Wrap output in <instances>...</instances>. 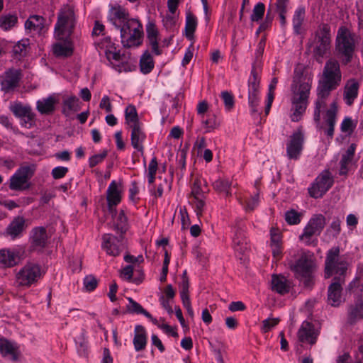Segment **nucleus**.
I'll list each match as a JSON object with an SVG mask.
<instances>
[{"label":"nucleus","instance_id":"1","mask_svg":"<svg viewBox=\"0 0 363 363\" xmlns=\"http://www.w3.org/2000/svg\"><path fill=\"white\" fill-rule=\"evenodd\" d=\"M342 81V72L340 62L335 58L326 61L317 87V100L314 110V120L319 123L320 111L326 105V99L330 92L340 86Z\"/></svg>","mask_w":363,"mask_h":363},{"label":"nucleus","instance_id":"2","mask_svg":"<svg viewBox=\"0 0 363 363\" xmlns=\"http://www.w3.org/2000/svg\"><path fill=\"white\" fill-rule=\"evenodd\" d=\"M312 82V78L304 75L301 69H296L294 70L293 82L291 86L292 106L290 116L294 122L299 121L306 110Z\"/></svg>","mask_w":363,"mask_h":363},{"label":"nucleus","instance_id":"3","mask_svg":"<svg viewBox=\"0 0 363 363\" xmlns=\"http://www.w3.org/2000/svg\"><path fill=\"white\" fill-rule=\"evenodd\" d=\"M311 48L315 60L322 63L324 57L331 49L330 28L328 24L319 26L311 43Z\"/></svg>","mask_w":363,"mask_h":363},{"label":"nucleus","instance_id":"4","mask_svg":"<svg viewBox=\"0 0 363 363\" xmlns=\"http://www.w3.org/2000/svg\"><path fill=\"white\" fill-rule=\"evenodd\" d=\"M76 18L72 6H64L58 13L57 21L55 26V37L58 40H64L72 33L75 26Z\"/></svg>","mask_w":363,"mask_h":363},{"label":"nucleus","instance_id":"5","mask_svg":"<svg viewBox=\"0 0 363 363\" xmlns=\"http://www.w3.org/2000/svg\"><path fill=\"white\" fill-rule=\"evenodd\" d=\"M120 30L121 43L124 47L138 46L141 43L143 35V26L135 18H129Z\"/></svg>","mask_w":363,"mask_h":363},{"label":"nucleus","instance_id":"6","mask_svg":"<svg viewBox=\"0 0 363 363\" xmlns=\"http://www.w3.org/2000/svg\"><path fill=\"white\" fill-rule=\"evenodd\" d=\"M354 48L355 42L351 32L344 27L340 28L336 38L335 50L337 55L342 57V63L346 65L351 61Z\"/></svg>","mask_w":363,"mask_h":363},{"label":"nucleus","instance_id":"7","mask_svg":"<svg viewBox=\"0 0 363 363\" xmlns=\"http://www.w3.org/2000/svg\"><path fill=\"white\" fill-rule=\"evenodd\" d=\"M338 247L330 249L326 255L325 262V277L329 278L335 275L334 278H340L345 275L347 269V262L339 256Z\"/></svg>","mask_w":363,"mask_h":363},{"label":"nucleus","instance_id":"8","mask_svg":"<svg viewBox=\"0 0 363 363\" xmlns=\"http://www.w3.org/2000/svg\"><path fill=\"white\" fill-rule=\"evenodd\" d=\"M41 267L35 262H28L16 272L15 284L17 287L28 288L42 277Z\"/></svg>","mask_w":363,"mask_h":363},{"label":"nucleus","instance_id":"9","mask_svg":"<svg viewBox=\"0 0 363 363\" xmlns=\"http://www.w3.org/2000/svg\"><path fill=\"white\" fill-rule=\"evenodd\" d=\"M35 170L34 164L22 166L10 178L9 188L14 191L25 190L29 187L28 181Z\"/></svg>","mask_w":363,"mask_h":363},{"label":"nucleus","instance_id":"10","mask_svg":"<svg viewBox=\"0 0 363 363\" xmlns=\"http://www.w3.org/2000/svg\"><path fill=\"white\" fill-rule=\"evenodd\" d=\"M325 223V218L322 214L313 215L304 228L303 233L299 236L300 240L308 245L311 244L313 237L321 233Z\"/></svg>","mask_w":363,"mask_h":363},{"label":"nucleus","instance_id":"11","mask_svg":"<svg viewBox=\"0 0 363 363\" xmlns=\"http://www.w3.org/2000/svg\"><path fill=\"white\" fill-rule=\"evenodd\" d=\"M102 44L106 48L107 58L109 60H113L116 61L113 66L116 70L119 72L130 71V65L128 63V56L125 54L121 55L119 51L116 50V48H113L114 44L111 43L110 37L105 38Z\"/></svg>","mask_w":363,"mask_h":363},{"label":"nucleus","instance_id":"12","mask_svg":"<svg viewBox=\"0 0 363 363\" xmlns=\"http://www.w3.org/2000/svg\"><path fill=\"white\" fill-rule=\"evenodd\" d=\"M354 292L356 294L354 302L347 310V323L350 325L363 319V287L357 286Z\"/></svg>","mask_w":363,"mask_h":363},{"label":"nucleus","instance_id":"13","mask_svg":"<svg viewBox=\"0 0 363 363\" xmlns=\"http://www.w3.org/2000/svg\"><path fill=\"white\" fill-rule=\"evenodd\" d=\"M102 249L109 256L117 257L125 249L123 237L119 238L112 234L106 233L102 235Z\"/></svg>","mask_w":363,"mask_h":363},{"label":"nucleus","instance_id":"14","mask_svg":"<svg viewBox=\"0 0 363 363\" xmlns=\"http://www.w3.org/2000/svg\"><path fill=\"white\" fill-rule=\"evenodd\" d=\"M10 111L13 115L23 120L22 125L27 128H31L35 122V113L29 105L23 104L18 101H14L9 106Z\"/></svg>","mask_w":363,"mask_h":363},{"label":"nucleus","instance_id":"15","mask_svg":"<svg viewBox=\"0 0 363 363\" xmlns=\"http://www.w3.org/2000/svg\"><path fill=\"white\" fill-rule=\"evenodd\" d=\"M303 133L301 128H298L290 136L286 144V155L289 159H298L303 150Z\"/></svg>","mask_w":363,"mask_h":363},{"label":"nucleus","instance_id":"16","mask_svg":"<svg viewBox=\"0 0 363 363\" xmlns=\"http://www.w3.org/2000/svg\"><path fill=\"white\" fill-rule=\"evenodd\" d=\"M259 79L257 77L255 69L251 72V76L249 79L248 89V102L251 108V112L255 113L258 111L257 106L259 105Z\"/></svg>","mask_w":363,"mask_h":363},{"label":"nucleus","instance_id":"17","mask_svg":"<svg viewBox=\"0 0 363 363\" xmlns=\"http://www.w3.org/2000/svg\"><path fill=\"white\" fill-rule=\"evenodd\" d=\"M22 260L21 252L15 248L0 249V267L11 268L18 265Z\"/></svg>","mask_w":363,"mask_h":363},{"label":"nucleus","instance_id":"18","mask_svg":"<svg viewBox=\"0 0 363 363\" xmlns=\"http://www.w3.org/2000/svg\"><path fill=\"white\" fill-rule=\"evenodd\" d=\"M319 335L318 330L308 321H303L298 330L297 337L299 342L311 345L315 344Z\"/></svg>","mask_w":363,"mask_h":363},{"label":"nucleus","instance_id":"19","mask_svg":"<svg viewBox=\"0 0 363 363\" xmlns=\"http://www.w3.org/2000/svg\"><path fill=\"white\" fill-rule=\"evenodd\" d=\"M21 76V71L19 69H9L4 72L0 76L1 89L5 92H8L17 87Z\"/></svg>","mask_w":363,"mask_h":363},{"label":"nucleus","instance_id":"20","mask_svg":"<svg viewBox=\"0 0 363 363\" xmlns=\"http://www.w3.org/2000/svg\"><path fill=\"white\" fill-rule=\"evenodd\" d=\"M345 283L343 277L334 278L328 287V301L333 306H338L342 303V285Z\"/></svg>","mask_w":363,"mask_h":363},{"label":"nucleus","instance_id":"21","mask_svg":"<svg viewBox=\"0 0 363 363\" xmlns=\"http://www.w3.org/2000/svg\"><path fill=\"white\" fill-rule=\"evenodd\" d=\"M108 21L118 29L128 19V11L121 6H115L110 9L108 14Z\"/></svg>","mask_w":363,"mask_h":363},{"label":"nucleus","instance_id":"22","mask_svg":"<svg viewBox=\"0 0 363 363\" xmlns=\"http://www.w3.org/2000/svg\"><path fill=\"white\" fill-rule=\"evenodd\" d=\"M313 262L306 255H302L294 264H290L291 269L294 272L297 277L300 276H308L311 273Z\"/></svg>","mask_w":363,"mask_h":363},{"label":"nucleus","instance_id":"23","mask_svg":"<svg viewBox=\"0 0 363 363\" xmlns=\"http://www.w3.org/2000/svg\"><path fill=\"white\" fill-rule=\"evenodd\" d=\"M48 237L45 228H33L30 235L31 247L35 250L43 249L47 245Z\"/></svg>","mask_w":363,"mask_h":363},{"label":"nucleus","instance_id":"24","mask_svg":"<svg viewBox=\"0 0 363 363\" xmlns=\"http://www.w3.org/2000/svg\"><path fill=\"white\" fill-rule=\"evenodd\" d=\"M0 353L4 357H8L13 361L18 359L19 347L14 342L5 338L0 339Z\"/></svg>","mask_w":363,"mask_h":363},{"label":"nucleus","instance_id":"25","mask_svg":"<svg viewBox=\"0 0 363 363\" xmlns=\"http://www.w3.org/2000/svg\"><path fill=\"white\" fill-rule=\"evenodd\" d=\"M121 199V191L116 181H112L107 189V201L109 211L112 216L115 214L114 206L120 203Z\"/></svg>","mask_w":363,"mask_h":363},{"label":"nucleus","instance_id":"26","mask_svg":"<svg viewBox=\"0 0 363 363\" xmlns=\"http://www.w3.org/2000/svg\"><path fill=\"white\" fill-rule=\"evenodd\" d=\"M81 109L79 99L74 96H67L63 97L62 112L66 116H70Z\"/></svg>","mask_w":363,"mask_h":363},{"label":"nucleus","instance_id":"27","mask_svg":"<svg viewBox=\"0 0 363 363\" xmlns=\"http://www.w3.org/2000/svg\"><path fill=\"white\" fill-rule=\"evenodd\" d=\"M359 83L354 79L348 80L344 88V99L348 106H351L357 97Z\"/></svg>","mask_w":363,"mask_h":363},{"label":"nucleus","instance_id":"28","mask_svg":"<svg viewBox=\"0 0 363 363\" xmlns=\"http://www.w3.org/2000/svg\"><path fill=\"white\" fill-rule=\"evenodd\" d=\"M233 247L235 251L240 255H244L249 248L244 231L240 228H238L235 233L233 238Z\"/></svg>","mask_w":363,"mask_h":363},{"label":"nucleus","instance_id":"29","mask_svg":"<svg viewBox=\"0 0 363 363\" xmlns=\"http://www.w3.org/2000/svg\"><path fill=\"white\" fill-rule=\"evenodd\" d=\"M130 128L131 129L130 140L132 146L138 151L143 152L144 149L143 143L146 136L143 131L142 125Z\"/></svg>","mask_w":363,"mask_h":363},{"label":"nucleus","instance_id":"30","mask_svg":"<svg viewBox=\"0 0 363 363\" xmlns=\"http://www.w3.org/2000/svg\"><path fill=\"white\" fill-rule=\"evenodd\" d=\"M62 40L63 42L57 43L53 45V53L57 57H67L71 56L73 53V47L71 41L67 40V37Z\"/></svg>","mask_w":363,"mask_h":363},{"label":"nucleus","instance_id":"31","mask_svg":"<svg viewBox=\"0 0 363 363\" xmlns=\"http://www.w3.org/2000/svg\"><path fill=\"white\" fill-rule=\"evenodd\" d=\"M45 19L38 15L30 16L25 22V28L29 31H35L42 34L44 29Z\"/></svg>","mask_w":363,"mask_h":363},{"label":"nucleus","instance_id":"32","mask_svg":"<svg viewBox=\"0 0 363 363\" xmlns=\"http://www.w3.org/2000/svg\"><path fill=\"white\" fill-rule=\"evenodd\" d=\"M355 152V145L352 144L346 150V152L342 155L341 160L340 162V168L339 174L340 175H346L349 170V166L351 165Z\"/></svg>","mask_w":363,"mask_h":363},{"label":"nucleus","instance_id":"33","mask_svg":"<svg viewBox=\"0 0 363 363\" xmlns=\"http://www.w3.org/2000/svg\"><path fill=\"white\" fill-rule=\"evenodd\" d=\"M337 112V107L335 102L331 104L330 108L327 111L325 114V123L328 128L325 130V134L332 138L334 134V126L336 122V115Z\"/></svg>","mask_w":363,"mask_h":363},{"label":"nucleus","instance_id":"34","mask_svg":"<svg viewBox=\"0 0 363 363\" xmlns=\"http://www.w3.org/2000/svg\"><path fill=\"white\" fill-rule=\"evenodd\" d=\"M272 289L280 294H284L289 291L290 284L284 276L273 275L272 277Z\"/></svg>","mask_w":363,"mask_h":363},{"label":"nucleus","instance_id":"35","mask_svg":"<svg viewBox=\"0 0 363 363\" xmlns=\"http://www.w3.org/2000/svg\"><path fill=\"white\" fill-rule=\"evenodd\" d=\"M147 344V335L145 328L138 325L135 328V335L133 338L134 348L136 351H140L145 348Z\"/></svg>","mask_w":363,"mask_h":363},{"label":"nucleus","instance_id":"36","mask_svg":"<svg viewBox=\"0 0 363 363\" xmlns=\"http://www.w3.org/2000/svg\"><path fill=\"white\" fill-rule=\"evenodd\" d=\"M128 304L127 305V311L130 313H136V314H143L145 317H147L150 320H151L154 324H157V320L156 318H153L152 315L145 310L142 306L138 302L135 301L132 298H128Z\"/></svg>","mask_w":363,"mask_h":363},{"label":"nucleus","instance_id":"37","mask_svg":"<svg viewBox=\"0 0 363 363\" xmlns=\"http://www.w3.org/2000/svg\"><path fill=\"white\" fill-rule=\"evenodd\" d=\"M55 103V97L49 96L38 100L36 103V108L41 114H49L54 111Z\"/></svg>","mask_w":363,"mask_h":363},{"label":"nucleus","instance_id":"38","mask_svg":"<svg viewBox=\"0 0 363 363\" xmlns=\"http://www.w3.org/2000/svg\"><path fill=\"white\" fill-rule=\"evenodd\" d=\"M125 123L129 128L139 126L142 124L139 121L138 115L133 105H128L125 110Z\"/></svg>","mask_w":363,"mask_h":363},{"label":"nucleus","instance_id":"39","mask_svg":"<svg viewBox=\"0 0 363 363\" xmlns=\"http://www.w3.org/2000/svg\"><path fill=\"white\" fill-rule=\"evenodd\" d=\"M306 9L303 6H299L294 13L293 17V27L296 34L301 33V26L305 19Z\"/></svg>","mask_w":363,"mask_h":363},{"label":"nucleus","instance_id":"40","mask_svg":"<svg viewBox=\"0 0 363 363\" xmlns=\"http://www.w3.org/2000/svg\"><path fill=\"white\" fill-rule=\"evenodd\" d=\"M25 220L23 218L14 219L6 229L7 234L12 238L17 237L23 230Z\"/></svg>","mask_w":363,"mask_h":363},{"label":"nucleus","instance_id":"41","mask_svg":"<svg viewBox=\"0 0 363 363\" xmlns=\"http://www.w3.org/2000/svg\"><path fill=\"white\" fill-rule=\"evenodd\" d=\"M212 185L216 191L223 193L226 196H231V182L228 179L218 178Z\"/></svg>","mask_w":363,"mask_h":363},{"label":"nucleus","instance_id":"42","mask_svg":"<svg viewBox=\"0 0 363 363\" xmlns=\"http://www.w3.org/2000/svg\"><path fill=\"white\" fill-rule=\"evenodd\" d=\"M197 26V18L191 12H188L186 13V25H185V31L186 38L189 39H191L194 36V33Z\"/></svg>","mask_w":363,"mask_h":363},{"label":"nucleus","instance_id":"43","mask_svg":"<svg viewBox=\"0 0 363 363\" xmlns=\"http://www.w3.org/2000/svg\"><path fill=\"white\" fill-rule=\"evenodd\" d=\"M18 22V17L13 14H6L0 16V28L7 31L13 28Z\"/></svg>","mask_w":363,"mask_h":363},{"label":"nucleus","instance_id":"44","mask_svg":"<svg viewBox=\"0 0 363 363\" xmlns=\"http://www.w3.org/2000/svg\"><path fill=\"white\" fill-rule=\"evenodd\" d=\"M140 71L143 74L150 73L154 68V61L152 57L148 52H145L140 60Z\"/></svg>","mask_w":363,"mask_h":363},{"label":"nucleus","instance_id":"45","mask_svg":"<svg viewBox=\"0 0 363 363\" xmlns=\"http://www.w3.org/2000/svg\"><path fill=\"white\" fill-rule=\"evenodd\" d=\"M75 344L78 354L81 357H86L88 354V341L84 333H82L75 339Z\"/></svg>","mask_w":363,"mask_h":363},{"label":"nucleus","instance_id":"46","mask_svg":"<svg viewBox=\"0 0 363 363\" xmlns=\"http://www.w3.org/2000/svg\"><path fill=\"white\" fill-rule=\"evenodd\" d=\"M315 182L327 191L333 184V177L328 171L322 172L315 179Z\"/></svg>","mask_w":363,"mask_h":363},{"label":"nucleus","instance_id":"47","mask_svg":"<svg viewBox=\"0 0 363 363\" xmlns=\"http://www.w3.org/2000/svg\"><path fill=\"white\" fill-rule=\"evenodd\" d=\"M30 45L29 40L22 39L18 41L13 48V52L17 57L25 56L27 53L28 48Z\"/></svg>","mask_w":363,"mask_h":363},{"label":"nucleus","instance_id":"48","mask_svg":"<svg viewBox=\"0 0 363 363\" xmlns=\"http://www.w3.org/2000/svg\"><path fill=\"white\" fill-rule=\"evenodd\" d=\"M265 6L263 3L259 2L255 5L252 13L250 16V20L252 22L259 21L264 16Z\"/></svg>","mask_w":363,"mask_h":363},{"label":"nucleus","instance_id":"49","mask_svg":"<svg viewBox=\"0 0 363 363\" xmlns=\"http://www.w3.org/2000/svg\"><path fill=\"white\" fill-rule=\"evenodd\" d=\"M206 196L191 199L190 202L194 206L197 216L200 217L206 206Z\"/></svg>","mask_w":363,"mask_h":363},{"label":"nucleus","instance_id":"50","mask_svg":"<svg viewBox=\"0 0 363 363\" xmlns=\"http://www.w3.org/2000/svg\"><path fill=\"white\" fill-rule=\"evenodd\" d=\"M115 229L121 234L125 233L127 230V218L125 217L123 211H121L117 217Z\"/></svg>","mask_w":363,"mask_h":363},{"label":"nucleus","instance_id":"51","mask_svg":"<svg viewBox=\"0 0 363 363\" xmlns=\"http://www.w3.org/2000/svg\"><path fill=\"white\" fill-rule=\"evenodd\" d=\"M201 180L198 179H195L191 186V196L189 197L190 199L206 196L205 192L201 189Z\"/></svg>","mask_w":363,"mask_h":363},{"label":"nucleus","instance_id":"52","mask_svg":"<svg viewBox=\"0 0 363 363\" xmlns=\"http://www.w3.org/2000/svg\"><path fill=\"white\" fill-rule=\"evenodd\" d=\"M285 220L289 225H296L301 222V213L291 209L285 213Z\"/></svg>","mask_w":363,"mask_h":363},{"label":"nucleus","instance_id":"53","mask_svg":"<svg viewBox=\"0 0 363 363\" xmlns=\"http://www.w3.org/2000/svg\"><path fill=\"white\" fill-rule=\"evenodd\" d=\"M341 231V220L338 217L333 218V220L328 228L326 232L333 235V237H337Z\"/></svg>","mask_w":363,"mask_h":363},{"label":"nucleus","instance_id":"54","mask_svg":"<svg viewBox=\"0 0 363 363\" xmlns=\"http://www.w3.org/2000/svg\"><path fill=\"white\" fill-rule=\"evenodd\" d=\"M325 189L321 187L318 183L315 181L312 185L308 188V193L310 196L313 198L318 199L320 198L325 194Z\"/></svg>","mask_w":363,"mask_h":363},{"label":"nucleus","instance_id":"55","mask_svg":"<svg viewBox=\"0 0 363 363\" xmlns=\"http://www.w3.org/2000/svg\"><path fill=\"white\" fill-rule=\"evenodd\" d=\"M202 125L205 128L206 133L213 131L218 128L220 125V122L215 116H212L202 122Z\"/></svg>","mask_w":363,"mask_h":363},{"label":"nucleus","instance_id":"56","mask_svg":"<svg viewBox=\"0 0 363 363\" xmlns=\"http://www.w3.org/2000/svg\"><path fill=\"white\" fill-rule=\"evenodd\" d=\"M280 320L278 318H269L262 321V331L263 333H267L274 328Z\"/></svg>","mask_w":363,"mask_h":363},{"label":"nucleus","instance_id":"57","mask_svg":"<svg viewBox=\"0 0 363 363\" xmlns=\"http://www.w3.org/2000/svg\"><path fill=\"white\" fill-rule=\"evenodd\" d=\"M356 127V123H354L350 118L346 117L341 123V130L343 133H351L353 132Z\"/></svg>","mask_w":363,"mask_h":363},{"label":"nucleus","instance_id":"58","mask_svg":"<svg viewBox=\"0 0 363 363\" xmlns=\"http://www.w3.org/2000/svg\"><path fill=\"white\" fill-rule=\"evenodd\" d=\"M221 98L223 100L225 108L230 111L234 106L233 96L230 92L225 91L221 93Z\"/></svg>","mask_w":363,"mask_h":363},{"label":"nucleus","instance_id":"59","mask_svg":"<svg viewBox=\"0 0 363 363\" xmlns=\"http://www.w3.org/2000/svg\"><path fill=\"white\" fill-rule=\"evenodd\" d=\"M107 150H104L101 153L94 155L91 157L89 160V164L90 167H94L99 163L101 162L104 158L107 156Z\"/></svg>","mask_w":363,"mask_h":363},{"label":"nucleus","instance_id":"60","mask_svg":"<svg viewBox=\"0 0 363 363\" xmlns=\"http://www.w3.org/2000/svg\"><path fill=\"white\" fill-rule=\"evenodd\" d=\"M97 279L91 276H86L84 279V286L86 291H93L97 286Z\"/></svg>","mask_w":363,"mask_h":363},{"label":"nucleus","instance_id":"61","mask_svg":"<svg viewBox=\"0 0 363 363\" xmlns=\"http://www.w3.org/2000/svg\"><path fill=\"white\" fill-rule=\"evenodd\" d=\"M68 172V168L65 167H57L52 170V175L54 179H61L65 176Z\"/></svg>","mask_w":363,"mask_h":363},{"label":"nucleus","instance_id":"62","mask_svg":"<svg viewBox=\"0 0 363 363\" xmlns=\"http://www.w3.org/2000/svg\"><path fill=\"white\" fill-rule=\"evenodd\" d=\"M193 253L201 264H203L206 262L207 256L202 249L196 247L193 250Z\"/></svg>","mask_w":363,"mask_h":363},{"label":"nucleus","instance_id":"63","mask_svg":"<svg viewBox=\"0 0 363 363\" xmlns=\"http://www.w3.org/2000/svg\"><path fill=\"white\" fill-rule=\"evenodd\" d=\"M146 33L147 38H157L159 32L156 26L152 22H149L146 26Z\"/></svg>","mask_w":363,"mask_h":363},{"label":"nucleus","instance_id":"64","mask_svg":"<svg viewBox=\"0 0 363 363\" xmlns=\"http://www.w3.org/2000/svg\"><path fill=\"white\" fill-rule=\"evenodd\" d=\"M174 14L167 15L164 17L162 22L167 29H172L176 25L177 19Z\"/></svg>","mask_w":363,"mask_h":363}]
</instances>
